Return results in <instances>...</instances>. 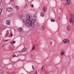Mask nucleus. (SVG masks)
<instances>
[{"instance_id": "obj_1", "label": "nucleus", "mask_w": 74, "mask_h": 74, "mask_svg": "<svg viewBox=\"0 0 74 74\" xmlns=\"http://www.w3.org/2000/svg\"><path fill=\"white\" fill-rule=\"evenodd\" d=\"M26 17L27 19L26 21V25L27 27H34V25H35V22H36V20L34 19H32V20L30 19H32V15L29 14H26Z\"/></svg>"}, {"instance_id": "obj_2", "label": "nucleus", "mask_w": 74, "mask_h": 74, "mask_svg": "<svg viewBox=\"0 0 74 74\" xmlns=\"http://www.w3.org/2000/svg\"><path fill=\"white\" fill-rule=\"evenodd\" d=\"M69 22L70 23H71L73 26H74V20H73L71 18L69 19Z\"/></svg>"}, {"instance_id": "obj_3", "label": "nucleus", "mask_w": 74, "mask_h": 74, "mask_svg": "<svg viewBox=\"0 0 74 74\" xmlns=\"http://www.w3.org/2000/svg\"><path fill=\"white\" fill-rule=\"evenodd\" d=\"M71 28L70 27V25H67L66 27V29L67 31H68V32H70V30H71Z\"/></svg>"}, {"instance_id": "obj_4", "label": "nucleus", "mask_w": 74, "mask_h": 74, "mask_svg": "<svg viewBox=\"0 0 74 74\" xmlns=\"http://www.w3.org/2000/svg\"><path fill=\"white\" fill-rule=\"evenodd\" d=\"M6 34L7 37H9V35H10V31L9 30H7Z\"/></svg>"}, {"instance_id": "obj_5", "label": "nucleus", "mask_w": 74, "mask_h": 74, "mask_svg": "<svg viewBox=\"0 0 74 74\" xmlns=\"http://www.w3.org/2000/svg\"><path fill=\"white\" fill-rule=\"evenodd\" d=\"M6 10L8 12H11L12 10V8H8Z\"/></svg>"}, {"instance_id": "obj_6", "label": "nucleus", "mask_w": 74, "mask_h": 74, "mask_svg": "<svg viewBox=\"0 0 74 74\" xmlns=\"http://www.w3.org/2000/svg\"><path fill=\"white\" fill-rule=\"evenodd\" d=\"M47 11V8L45 7H44L43 9V12H46Z\"/></svg>"}, {"instance_id": "obj_7", "label": "nucleus", "mask_w": 74, "mask_h": 74, "mask_svg": "<svg viewBox=\"0 0 74 74\" xmlns=\"http://www.w3.org/2000/svg\"><path fill=\"white\" fill-rule=\"evenodd\" d=\"M66 3L68 5H70V0H66Z\"/></svg>"}, {"instance_id": "obj_8", "label": "nucleus", "mask_w": 74, "mask_h": 74, "mask_svg": "<svg viewBox=\"0 0 74 74\" xmlns=\"http://www.w3.org/2000/svg\"><path fill=\"white\" fill-rule=\"evenodd\" d=\"M6 25H10V21L8 20L6 21Z\"/></svg>"}, {"instance_id": "obj_9", "label": "nucleus", "mask_w": 74, "mask_h": 74, "mask_svg": "<svg viewBox=\"0 0 74 74\" xmlns=\"http://www.w3.org/2000/svg\"><path fill=\"white\" fill-rule=\"evenodd\" d=\"M16 42L15 41H13L12 42H10L11 44L14 45L15 43Z\"/></svg>"}, {"instance_id": "obj_10", "label": "nucleus", "mask_w": 74, "mask_h": 74, "mask_svg": "<svg viewBox=\"0 0 74 74\" xmlns=\"http://www.w3.org/2000/svg\"><path fill=\"white\" fill-rule=\"evenodd\" d=\"M61 55H64V51H62L60 53Z\"/></svg>"}, {"instance_id": "obj_11", "label": "nucleus", "mask_w": 74, "mask_h": 74, "mask_svg": "<svg viewBox=\"0 0 74 74\" xmlns=\"http://www.w3.org/2000/svg\"><path fill=\"white\" fill-rule=\"evenodd\" d=\"M26 50H27V49L26 48H25L23 49L22 51L23 52H25V51H26Z\"/></svg>"}, {"instance_id": "obj_12", "label": "nucleus", "mask_w": 74, "mask_h": 74, "mask_svg": "<svg viewBox=\"0 0 74 74\" xmlns=\"http://www.w3.org/2000/svg\"><path fill=\"white\" fill-rule=\"evenodd\" d=\"M67 42V39H64L63 40V43L66 44Z\"/></svg>"}, {"instance_id": "obj_13", "label": "nucleus", "mask_w": 74, "mask_h": 74, "mask_svg": "<svg viewBox=\"0 0 74 74\" xmlns=\"http://www.w3.org/2000/svg\"><path fill=\"white\" fill-rule=\"evenodd\" d=\"M18 30H19V32H22V28L20 27L18 29Z\"/></svg>"}, {"instance_id": "obj_14", "label": "nucleus", "mask_w": 74, "mask_h": 74, "mask_svg": "<svg viewBox=\"0 0 74 74\" xmlns=\"http://www.w3.org/2000/svg\"><path fill=\"white\" fill-rule=\"evenodd\" d=\"M19 18H23V16L22 14H20L19 15Z\"/></svg>"}, {"instance_id": "obj_15", "label": "nucleus", "mask_w": 74, "mask_h": 74, "mask_svg": "<svg viewBox=\"0 0 74 74\" xmlns=\"http://www.w3.org/2000/svg\"><path fill=\"white\" fill-rule=\"evenodd\" d=\"M67 42H68V44H70V40L68 39L67 40Z\"/></svg>"}, {"instance_id": "obj_16", "label": "nucleus", "mask_w": 74, "mask_h": 74, "mask_svg": "<svg viewBox=\"0 0 74 74\" xmlns=\"http://www.w3.org/2000/svg\"><path fill=\"white\" fill-rule=\"evenodd\" d=\"M16 8L17 10H19V7L18 6H16Z\"/></svg>"}, {"instance_id": "obj_17", "label": "nucleus", "mask_w": 74, "mask_h": 74, "mask_svg": "<svg viewBox=\"0 0 74 74\" xmlns=\"http://www.w3.org/2000/svg\"><path fill=\"white\" fill-rule=\"evenodd\" d=\"M71 17L72 19H74V15L73 14H71Z\"/></svg>"}, {"instance_id": "obj_18", "label": "nucleus", "mask_w": 74, "mask_h": 74, "mask_svg": "<svg viewBox=\"0 0 74 74\" xmlns=\"http://www.w3.org/2000/svg\"><path fill=\"white\" fill-rule=\"evenodd\" d=\"M57 19L58 21H60V17L58 16L57 17Z\"/></svg>"}, {"instance_id": "obj_19", "label": "nucleus", "mask_w": 74, "mask_h": 74, "mask_svg": "<svg viewBox=\"0 0 74 74\" xmlns=\"http://www.w3.org/2000/svg\"><path fill=\"white\" fill-rule=\"evenodd\" d=\"M34 48H35V46H33L32 47V51H33L34 49Z\"/></svg>"}, {"instance_id": "obj_20", "label": "nucleus", "mask_w": 74, "mask_h": 74, "mask_svg": "<svg viewBox=\"0 0 74 74\" xmlns=\"http://www.w3.org/2000/svg\"><path fill=\"white\" fill-rule=\"evenodd\" d=\"M1 73L2 74H3V73H4V71H3V70H1Z\"/></svg>"}, {"instance_id": "obj_21", "label": "nucleus", "mask_w": 74, "mask_h": 74, "mask_svg": "<svg viewBox=\"0 0 74 74\" xmlns=\"http://www.w3.org/2000/svg\"><path fill=\"white\" fill-rule=\"evenodd\" d=\"M44 14H43V12H42L41 13V15L43 17L44 16Z\"/></svg>"}, {"instance_id": "obj_22", "label": "nucleus", "mask_w": 74, "mask_h": 74, "mask_svg": "<svg viewBox=\"0 0 74 74\" xmlns=\"http://www.w3.org/2000/svg\"><path fill=\"white\" fill-rule=\"evenodd\" d=\"M42 30H44L45 29V27L44 26H43L42 28Z\"/></svg>"}, {"instance_id": "obj_23", "label": "nucleus", "mask_w": 74, "mask_h": 74, "mask_svg": "<svg viewBox=\"0 0 74 74\" xmlns=\"http://www.w3.org/2000/svg\"><path fill=\"white\" fill-rule=\"evenodd\" d=\"M31 7L32 8H33L34 7V5L32 4L31 5Z\"/></svg>"}, {"instance_id": "obj_24", "label": "nucleus", "mask_w": 74, "mask_h": 74, "mask_svg": "<svg viewBox=\"0 0 74 74\" xmlns=\"http://www.w3.org/2000/svg\"><path fill=\"white\" fill-rule=\"evenodd\" d=\"M51 22H55V20L53 19H51Z\"/></svg>"}, {"instance_id": "obj_25", "label": "nucleus", "mask_w": 74, "mask_h": 74, "mask_svg": "<svg viewBox=\"0 0 74 74\" xmlns=\"http://www.w3.org/2000/svg\"><path fill=\"white\" fill-rule=\"evenodd\" d=\"M1 12H2V10L0 9V14H1Z\"/></svg>"}, {"instance_id": "obj_26", "label": "nucleus", "mask_w": 74, "mask_h": 74, "mask_svg": "<svg viewBox=\"0 0 74 74\" xmlns=\"http://www.w3.org/2000/svg\"><path fill=\"white\" fill-rule=\"evenodd\" d=\"M34 74H37V71H35L34 73Z\"/></svg>"}, {"instance_id": "obj_27", "label": "nucleus", "mask_w": 74, "mask_h": 74, "mask_svg": "<svg viewBox=\"0 0 74 74\" xmlns=\"http://www.w3.org/2000/svg\"><path fill=\"white\" fill-rule=\"evenodd\" d=\"M33 56L32 55H31V58H33Z\"/></svg>"}, {"instance_id": "obj_28", "label": "nucleus", "mask_w": 74, "mask_h": 74, "mask_svg": "<svg viewBox=\"0 0 74 74\" xmlns=\"http://www.w3.org/2000/svg\"><path fill=\"white\" fill-rule=\"evenodd\" d=\"M32 66L33 69V70H34V67L32 65Z\"/></svg>"}, {"instance_id": "obj_29", "label": "nucleus", "mask_w": 74, "mask_h": 74, "mask_svg": "<svg viewBox=\"0 0 74 74\" xmlns=\"http://www.w3.org/2000/svg\"><path fill=\"white\" fill-rule=\"evenodd\" d=\"M50 45H52V42H50Z\"/></svg>"}, {"instance_id": "obj_30", "label": "nucleus", "mask_w": 74, "mask_h": 74, "mask_svg": "<svg viewBox=\"0 0 74 74\" xmlns=\"http://www.w3.org/2000/svg\"><path fill=\"white\" fill-rule=\"evenodd\" d=\"M15 56H16V55L15 54H14L13 56H12V57H15Z\"/></svg>"}, {"instance_id": "obj_31", "label": "nucleus", "mask_w": 74, "mask_h": 74, "mask_svg": "<svg viewBox=\"0 0 74 74\" xmlns=\"http://www.w3.org/2000/svg\"><path fill=\"white\" fill-rule=\"evenodd\" d=\"M44 68V66H42V70H43V69Z\"/></svg>"}, {"instance_id": "obj_32", "label": "nucleus", "mask_w": 74, "mask_h": 74, "mask_svg": "<svg viewBox=\"0 0 74 74\" xmlns=\"http://www.w3.org/2000/svg\"><path fill=\"white\" fill-rule=\"evenodd\" d=\"M12 35H13L12 34H11V37H12Z\"/></svg>"}, {"instance_id": "obj_33", "label": "nucleus", "mask_w": 74, "mask_h": 74, "mask_svg": "<svg viewBox=\"0 0 74 74\" xmlns=\"http://www.w3.org/2000/svg\"><path fill=\"white\" fill-rule=\"evenodd\" d=\"M60 11H62V9L61 8H60Z\"/></svg>"}, {"instance_id": "obj_34", "label": "nucleus", "mask_w": 74, "mask_h": 74, "mask_svg": "<svg viewBox=\"0 0 74 74\" xmlns=\"http://www.w3.org/2000/svg\"><path fill=\"white\" fill-rule=\"evenodd\" d=\"M2 47H4V45H3L2 46Z\"/></svg>"}, {"instance_id": "obj_35", "label": "nucleus", "mask_w": 74, "mask_h": 74, "mask_svg": "<svg viewBox=\"0 0 74 74\" xmlns=\"http://www.w3.org/2000/svg\"><path fill=\"white\" fill-rule=\"evenodd\" d=\"M23 22L24 23H25V21H23Z\"/></svg>"}, {"instance_id": "obj_36", "label": "nucleus", "mask_w": 74, "mask_h": 74, "mask_svg": "<svg viewBox=\"0 0 74 74\" xmlns=\"http://www.w3.org/2000/svg\"><path fill=\"white\" fill-rule=\"evenodd\" d=\"M65 4V5H67V3H66Z\"/></svg>"}, {"instance_id": "obj_37", "label": "nucleus", "mask_w": 74, "mask_h": 74, "mask_svg": "<svg viewBox=\"0 0 74 74\" xmlns=\"http://www.w3.org/2000/svg\"><path fill=\"white\" fill-rule=\"evenodd\" d=\"M11 1H14V0H11Z\"/></svg>"}, {"instance_id": "obj_38", "label": "nucleus", "mask_w": 74, "mask_h": 74, "mask_svg": "<svg viewBox=\"0 0 74 74\" xmlns=\"http://www.w3.org/2000/svg\"><path fill=\"white\" fill-rule=\"evenodd\" d=\"M25 6H26V7L27 6V5H25Z\"/></svg>"}, {"instance_id": "obj_39", "label": "nucleus", "mask_w": 74, "mask_h": 74, "mask_svg": "<svg viewBox=\"0 0 74 74\" xmlns=\"http://www.w3.org/2000/svg\"><path fill=\"white\" fill-rule=\"evenodd\" d=\"M21 74H24V73H22Z\"/></svg>"}, {"instance_id": "obj_40", "label": "nucleus", "mask_w": 74, "mask_h": 74, "mask_svg": "<svg viewBox=\"0 0 74 74\" xmlns=\"http://www.w3.org/2000/svg\"><path fill=\"white\" fill-rule=\"evenodd\" d=\"M1 4V3H0V5Z\"/></svg>"}, {"instance_id": "obj_41", "label": "nucleus", "mask_w": 74, "mask_h": 74, "mask_svg": "<svg viewBox=\"0 0 74 74\" xmlns=\"http://www.w3.org/2000/svg\"><path fill=\"white\" fill-rule=\"evenodd\" d=\"M1 21V20H0V22Z\"/></svg>"}]
</instances>
